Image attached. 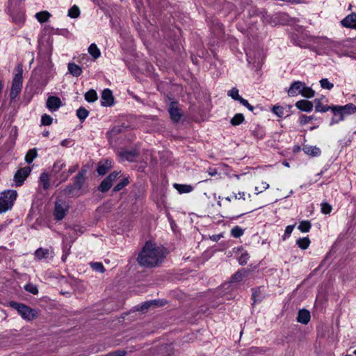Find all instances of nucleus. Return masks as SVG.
Masks as SVG:
<instances>
[{
    "label": "nucleus",
    "mask_w": 356,
    "mask_h": 356,
    "mask_svg": "<svg viewBox=\"0 0 356 356\" xmlns=\"http://www.w3.org/2000/svg\"><path fill=\"white\" fill-rule=\"evenodd\" d=\"M10 15L13 21L18 25H21L24 22L25 17L23 10L14 11L10 10Z\"/></svg>",
    "instance_id": "obj_19"
},
{
    "label": "nucleus",
    "mask_w": 356,
    "mask_h": 356,
    "mask_svg": "<svg viewBox=\"0 0 356 356\" xmlns=\"http://www.w3.org/2000/svg\"><path fill=\"white\" fill-rule=\"evenodd\" d=\"M24 289L26 291H27L31 294L37 295L38 293V286L35 284H33L32 283H27L24 286Z\"/></svg>",
    "instance_id": "obj_42"
},
{
    "label": "nucleus",
    "mask_w": 356,
    "mask_h": 356,
    "mask_svg": "<svg viewBox=\"0 0 356 356\" xmlns=\"http://www.w3.org/2000/svg\"><path fill=\"white\" fill-rule=\"evenodd\" d=\"M320 84L321 88L327 90H331L334 87L333 83H330L326 78L322 79L320 81Z\"/></svg>",
    "instance_id": "obj_46"
},
{
    "label": "nucleus",
    "mask_w": 356,
    "mask_h": 356,
    "mask_svg": "<svg viewBox=\"0 0 356 356\" xmlns=\"http://www.w3.org/2000/svg\"><path fill=\"white\" fill-rule=\"evenodd\" d=\"M114 104V97L112 91L108 89H104L101 95V105L102 106H111Z\"/></svg>",
    "instance_id": "obj_9"
},
{
    "label": "nucleus",
    "mask_w": 356,
    "mask_h": 356,
    "mask_svg": "<svg viewBox=\"0 0 356 356\" xmlns=\"http://www.w3.org/2000/svg\"><path fill=\"white\" fill-rule=\"evenodd\" d=\"M321 212L324 214H329L332 211V207L327 202H323L321 204Z\"/></svg>",
    "instance_id": "obj_48"
},
{
    "label": "nucleus",
    "mask_w": 356,
    "mask_h": 356,
    "mask_svg": "<svg viewBox=\"0 0 356 356\" xmlns=\"http://www.w3.org/2000/svg\"><path fill=\"white\" fill-rule=\"evenodd\" d=\"M302 150L306 154L311 156H318L321 153V149L316 146L305 145Z\"/></svg>",
    "instance_id": "obj_21"
},
{
    "label": "nucleus",
    "mask_w": 356,
    "mask_h": 356,
    "mask_svg": "<svg viewBox=\"0 0 356 356\" xmlns=\"http://www.w3.org/2000/svg\"><path fill=\"white\" fill-rule=\"evenodd\" d=\"M260 352V350L257 347H252L248 350L247 356H254Z\"/></svg>",
    "instance_id": "obj_58"
},
{
    "label": "nucleus",
    "mask_w": 356,
    "mask_h": 356,
    "mask_svg": "<svg viewBox=\"0 0 356 356\" xmlns=\"http://www.w3.org/2000/svg\"><path fill=\"white\" fill-rule=\"evenodd\" d=\"M272 111L278 117H283L284 115V108L280 106H274Z\"/></svg>",
    "instance_id": "obj_53"
},
{
    "label": "nucleus",
    "mask_w": 356,
    "mask_h": 356,
    "mask_svg": "<svg viewBox=\"0 0 356 356\" xmlns=\"http://www.w3.org/2000/svg\"><path fill=\"white\" fill-rule=\"evenodd\" d=\"M112 185L111 181L105 178L99 186L98 190L102 193L107 192L111 188Z\"/></svg>",
    "instance_id": "obj_39"
},
{
    "label": "nucleus",
    "mask_w": 356,
    "mask_h": 356,
    "mask_svg": "<svg viewBox=\"0 0 356 356\" xmlns=\"http://www.w3.org/2000/svg\"><path fill=\"white\" fill-rule=\"evenodd\" d=\"M120 172L113 171L111 173H110L106 179L111 181V183L113 184V182L117 179L118 175Z\"/></svg>",
    "instance_id": "obj_56"
},
{
    "label": "nucleus",
    "mask_w": 356,
    "mask_h": 356,
    "mask_svg": "<svg viewBox=\"0 0 356 356\" xmlns=\"http://www.w3.org/2000/svg\"><path fill=\"white\" fill-rule=\"evenodd\" d=\"M89 111L84 107H80L76 111V116L81 122H83L88 116Z\"/></svg>",
    "instance_id": "obj_38"
},
{
    "label": "nucleus",
    "mask_w": 356,
    "mask_h": 356,
    "mask_svg": "<svg viewBox=\"0 0 356 356\" xmlns=\"http://www.w3.org/2000/svg\"><path fill=\"white\" fill-rule=\"evenodd\" d=\"M88 53L94 59H97L101 55L99 49L95 43H92L89 46Z\"/></svg>",
    "instance_id": "obj_29"
},
{
    "label": "nucleus",
    "mask_w": 356,
    "mask_h": 356,
    "mask_svg": "<svg viewBox=\"0 0 356 356\" xmlns=\"http://www.w3.org/2000/svg\"><path fill=\"white\" fill-rule=\"evenodd\" d=\"M40 182L42 184L44 190H47L50 187L49 177L47 172H42L40 177Z\"/></svg>",
    "instance_id": "obj_34"
},
{
    "label": "nucleus",
    "mask_w": 356,
    "mask_h": 356,
    "mask_svg": "<svg viewBox=\"0 0 356 356\" xmlns=\"http://www.w3.org/2000/svg\"><path fill=\"white\" fill-rule=\"evenodd\" d=\"M79 15H80L79 8L76 5H74L73 6H72L68 10L67 15L71 18H77L79 16Z\"/></svg>",
    "instance_id": "obj_41"
},
{
    "label": "nucleus",
    "mask_w": 356,
    "mask_h": 356,
    "mask_svg": "<svg viewBox=\"0 0 356 356\" xmlns=\"http://www.w3.org/2000/svg\"><path fill=\"white\" fill-rule=\"evenodd\" d=\"M166 256L165 249L151 241H147L138 254L137 261L141 266L154 268L159 266Z\"/></svg>",
    "instance_id": "obj_1"
},
{
    "label": "nucleus",
    "mask_w": 356,
    "mask_h": 356,
    "mask_svg": "<svg viewBox=\"0 0 356 356\" xmlns=\"http://www.w3.org/2000/svg\"><path fill=\"white\" fill-rule=\"evenodd\" d=\"M331 111L333 113V118L331 120L330 125L337 124L341 121H343L345 118V115L340 111L338 106H332Z\"/></svg>",
    "instance_id": "obj_15"
},
{
    "label": "nucleus",
    "mask_w": 356,
    "mask_h": 356,
    "mask_svg": "<svg viewBox=\"0 0 356 356\" xmlns=\"http://www.w3.org/2000/svg\"><path fill=\"white\" fill-rule=\"evenodd\" d=\"M310 240L309 237H303V238H299L296 241V245L302 250H306L309 248L310 245Z\"/></svg>",
    "instance_id": "obj_31"
},
{
    "label": "nucleus",
    "mask_w": 356,
    "mask_h": 356,
    "mask_svg": "<svg viewBox=\"0 0 356 356\" xmlns=\"http://www.w3.org/2000/svg\"><path fill=\"white\" fill-rule=\"evenodd\" d=\"M341 24L343 27L356 29V13H353L346 16L341 20Z\"/></svg>",
    "instance_id": "obj_16"
},
{
    "label": "nucleus",
    "mask_w": 356,
    "mask_h": 356,
    "mask_svg": "<svg viewBox=\"0 0 356 356\" xmlns=\"http://www.w3.org/2000/svg\"><path fill=\"white\" fill-rule=\"evenodd\" d=\"M16 198L17 192L15 191L8 190L0 193V213L11 209Z\"/></svg>",
    "instance_id": "obj_3"
},
{
    "label": "nucleus",
    "mask_w": 356,
    "mask_h": 356,
    "mask_svg": "<svg viewBox=\"0 0 356 356\" xmlns=\"http://www.w3.org/2000/svg\"><path fill=\"white\" fill-rule=\"evenodd\" d=\"M122 131V126H115L109 131L107 132L106 135L108 138H113Z\"/></svg>",
    "instance_id": "obj_43"
},
{
    "label": "nucleus",
    "mask_w": 356,
    "mask_h": 356,
    "mask_svg": "<svg viewBox=\"0 0 356 356\" xmlns=\"http://www.w3.org/2000/svg\"><path fill=\"white\" fill-rule=\"evenodd\" d=\"M68 204L63 200H57L55 202L54 218L56 220H63L68 211Z\"/></svg>",
    "instance_id": "obj_6"
},
{
    "label": "nucleus",
    "mask_w": 356,
    "mask_h": 356,
    "mask_svg": "<svg viewBox=\"0 0 356 356\" xmlns=\"http://www.w3.org/2000/svg\"><path fill=\"white\" fill-rule=\"evenodd\" d=\"M129 181L128 178H124L122 179L119 183L115 186V187L113 189V192L116 193L122 190L124 187L127 186L129 184Z\"/></svg>",
    "instance_id": "obj_44"
},
{
    "label": "nucleus",
    "mask_w": 356,
    "mask_h": 356,
    "mask_svg": "<svg viewBox=\"0 0 356 356\" xmlns=\"http://www.w3.org/2000/svg\"><path fill=\"white\" fill-rule=\"evenodd\" d=\"M61 104L60 99L56 96H50L47 100V107L51 111L58 110Z\"/></svg>",
    "instance_id": "obj_14"
},
{
    "label": "nucleus",
    "mask_w": 356,
    "mask_h": 356,
    "mask_svg": "<svg viewBox=\"0 0 356 356\" xmlns=\"http://www.w3.org/2000/svg\"><path fill=\"white\" fill-rule=\"evenodd\" d=\"M163 305V301L161 300H154L145 302L140 308L141 312H145L147 310L149 307L152 306H162Z\"/></svg>",
    "instance_id": "obj_26"
},
{
    "label": "nucleus",
    "mask_w": 356,
    "mask_h": 356,
    "mask_svg": "<svg viewBox=\"0 0 356 356\" xmlns=\"http://www.w3.org/2000/svg\"><path fill=\"white\" fill-rule=\"evenodd\" d=\"M69 143H70V141H69L68 140L65 139V140H63L61 142V143H60V144H61V145H62V146H64V147H65V146H67Z\"/></svg>",
    "instance_id": "obj_64"
},
{
    "label": "nucleus",
    "mask_w": 356,
    "mask_h": 356,
    "mask_svg": "<svg viewBox=\"0 0 356 356\" xmlns=\"http://www.w3.org/2000/svg\"><path fill=\"white\" fill-rule=\"evenodd\" d=\"M268 187H269V185L267 183L263 182L261 184V186H260V188L257 186L255 187V191H257L256 193L259 194V193H261L263 191L268 188Z\"/></svg>",
    "instance_id": "obj_59"
},
{
    "label": "nucleus",
    "mask_w": 356,
    "mask_h": 356,
    "mask_svg": "<svg viewBox=\"0 0 356 356\" xmlns=\"http://www.w3.org/2000/svg\"><path fill=\"white\" fill-rule=\"evenodd\" d=\"M31 171L30 167H24L18 170L14 176L16 186H21Z\"/></svg>",
    "instance_id": "obj_7"
},
{
    "label": "nucleus",
    "mask_w": 356,
    "mask_h": 356,
    "mask_svg": "<svg viewBox=\"0 0 356 356\" xmlns=\"http://www.w3.org/2000/svg\"><path fill=\"white\" fill-rule=\"evenodd\" d=\"M84 97L88 102H94L97 99V94L95 90L91 89L85 93Z\"/></svg>",
    "instance_id": "obj_36"
},
{
    "label": "nucleus",
    "mask_w": 356,
    "mask_h": 356,
    "mask_svg": "<svg viewBox=\"0 0 356 356\" xmlns=\"http://www.w3.org/2000/svg\"><path fill=\"white\" fill-rule=\"evenodd\" d=\"M174 187L180 193H190L193 190V187L191 185L175 184Z\"/></svg>",
    "instance_id": "obj_35"
},
{
    "label": "nucleus",
    "mask_w": 356,
    "mask_h": 356,
    "mask_svg": "<svg viewBox=\"0 0 356 356\" xmlns=\"http://www.w3.org/2000/svg\"><path fill=\"white\" fill-rule=\"evenodd\" d=\"M51 17V14L48 11H40L35 14V17L38 21L40 23H44L48 21L49 17Z\"/></svg>",
    "instance_id": "obj_30"
},
{
    "label": "nucleus",
    "mask_w": 356,
    "mask_h": 356,
    "mask_svg": "<svg viewBox=\"0 0 356 356\" xmlns=\"http://www.w3.org/2000/svg\"><path fill=\"white\" fill-rule=\"evenodd\" d=\"M314 103H315V111L316 112L325 113L328 111H331L332 106H330L323 105L321 103V100L318 99H315Z\"/></svg>",
    "instance_id": "obj_27"
},
{
    "label": "nucleus",
    "mask_w": 356,
    "mask_h": 356,
    "mask_svg": "<svg viewBox=\"0 0 356 356\" xmlns=\"http://www.w3.org/2000/svg\"><path fill=\"white\" fill-rule=\"evenodd\" d=\"M17 73L15 74L13 79L12 87L10 90V96L12 99H14L20 92L22 87V65L19 64L16 67Z\"/></svg>",
    "instance_id": "obj_5"
},
{
    "label": "nucleus",
    "mask_w": 356,
    "mask_h": 356,
    "mask_svg": "<svg viewBox=\"0 0 356 356\" xmlns=\"http://www.w3.org/2000/svg\"><path fill=\"white\" fill-rule=\"evenodd\" d=\"M340 111H342L345 117L356 112V106L353 104H348L345 106H338Z\"/></svg>",
    "instance_id": "obj_24"
},
{
    "label": "nucleus",
    "mask_w": 356,
    "mask_h": 356,
    "mask_svg": "<svg viewBox=\"0 0 356 356\" xmlns=\"http://www.w3.org/2000/svg\"><path fill=\"white\" fill-rule=\"evenodd\" d=\"M37 156L38 152L36 148L29 149L25 156V161L27 163L30 164L37 157Z\"/></svg>",
    "instance_id": "obj_32"
},
{
    "label": "nucleus",
    "mask_w": 356,
    "mask_h": 356,
    "mask_svg": "<svg viewBox=\"0 0 356 356\" xmlns=\"http://www.w3.org/2000/svg\"><path fill=\"white\" fill-rule=\"evenodd\" d=\"M127 352L124 350H118L106 355L105 356H124Z\"/></svg>",
    "instance_id": "obj_57"
},
{
    "label": "nucleus",
    "mask_w": 356,
    "mask_h": 356,
    "mask_svg": "<svg viewBox=\"0 0 356 356\" xmlns=\"http://www.w3.org/2000/svg\"><path fill=\"white\" fill-rule=\"evenodd\" d=\"M87 172V168L85 167L82 168L74 177L73 184H69L65 187L63 191L64 194L66 195H76V192L81 190L86 182Z\"/></svg>",
    "instance_id": "obj_2"
},
{
    "label": "nucleus",
    "mask_w": 356,
    "mask_h": 356,
    "mask_svg": "<svg viewBox=\"0 0 356 356\" xmlns=\"http://www.w3.org/2000/svg\"><path fill=\"white\" fill-rule=\"evenodd\" d=\"M310 318H311L310 312L307 309H302L299 310L298 316H297L298 322H299L302 324L306 325L309 322Z\"/></svg>",
    "instance_id": "obj_18"
},
{
    "label": "nucleus",
    "mask_w": 356,
    "mask_h": 356,
    "mask_svg": "<svg viewBox=\"0 0 356 356\" xmlns=\"http://www.w3.org/2000/svg\"><path fill=\"white\" fill-rule=\"evenodd\" d=\"M119 156L123 160L133 161L138 156V152L136 150H122L119 152Z\"/></svg>",
    "instance_id": "obj_20"
},
{
    "label": "nucleus",
    "mask_w": 356,
    "mask_h": 356,
    "mask_svg": "<svg viewBox=\"0 0 356 356\" xmlns=\"http://www.w3.org/2000/svg\"><path fill=\"white\" fill-rule=\"evenodd\" d=\"M242 105H243L244 106L248 104V100L243 99V97H240V99L238 100Z\"/></svg>",
    "instance_id": "obj_63"
},
{
    "label": "nucleus",
    "mask_w": 356,
    "mask_h": 356,
    "mask_svg": "<svg viewBox=\"0 0 356 356\" xmlns=\"http://www.w3.org/2000/svg\"><path fill=\"white\" fill-rule=\"evenodd\" d=\"M55 177H56V179L60 180L59 183H62L68 179L70 175L67 172V170L65 169L63 172H60L59 175H57Z\"/></svg>",
    "instance_id": "obj_47"
},
{
    "label": "nucleus",
    "mask_w": 356,
    "mask_h": 356,
    "mask_svg": "<svg viewBox=\"0 0 356 356\" xmlns=\"http://www.w3.org/2000/svg\"><path fill=\"white\" fill-rule=\"evenodd\" d=\"M314 119H315V117L314 115L307 116L305 115H302L300 117V124L304 125V124L309 123L310 121H312V120H314Z\"/></svg>",
    "instance_id": "obj_52"
},
{
    "label": "nucleus",
    "mask_w": 356,
    "mask_h": 356,
    "mask_svg": "<svg viewBox=\"0 0 356 356\" xmlns=\"http://www.w3.org/2000/svg\"><path fill=\"white\" fill-rule=\"evenodd\" d=\"M252 299L253 304L261 302L266 297L264 286H258L252 289Z\"/></svg>",
    "instance_id": "obj_11"
},
{
    "label": "nucleus",
    "mask_w": 356,
    "mask_h": 356,
    "mask_svg": "<svg viewBox=\"0 0 356 356\" xmlns=\"http://www.w3.org/2000/svg\"><path fill=\"white\" fill-rule=\"evenodd\" d=\"M304 82L300 81H293L287 90L288 95L289 97H296L300 94Z\"/></svg>",
    "instance_id": "obj_12"
},
{
    "label": "nucleus",
    "mask_w": 356,
    "mask_h": 356,
    "mask_svg": "<svg viewBox=\"0 0 356 356\" xmlns=\"http://www.w3.org/2000/svg\"><path fill=\"white\" fill-rule=\"evenodd\" d=\"M52 120L53 119L50 115L44 114L41 118V124L42 125L49 126L52 123Z\"/></svg>",
    "instance_id": "obj_49"
},
{
    "label": "nucleus",
    "mask_w": 356,
    "mask_h": 356,
    "mask_svg": "<svg viewBox=\"0 0 356 356\" xmlns=\"http://www.w3.org/2000/svg\"><path fill=\"white\" fill-rule=\"evenodd\" d=\"M296 225H291L286 226L285 229L284 234L283 235V240H285L286 238H288L291 234L292 233Z\"/></svg>",
    "instance_id": "obj_54"
},
{
    "label": "nucleus",
    "mask_w": 356,
    "mask_h": 356,
    "mask_svg": "<svg viewBox=\"0 0 356 356\" xmlns=\"http://www.w3.org/2000/svg\"><path fill=\"white\" fill-rule=\"evenodd\" d=\"M243 229L238 226L234 227L231 230V235L234 238L241 237L243 234Z\"/></svg>",
    "instance_id": "obj_45"
},
{
    "label": "nucleus",
    "mask_w": 356,
    "mask_h": 356,
    "mask_svg": "<svg viewBox=\"0 0 356 356\" xmlns=\"http://www.w3.org/2000/svg\"><path fill=\"white\" fill-rule=\"evenodd\" d=\"M228 95L234 100H238L241 96L238 95V90L236 88H232L228 91Z\"/></svg>",
    "instance_id": "obj_50"
},
{
    "label": "nucleus",
    "mask_w": 356,
    "mask_h": 356,
    "mask_svg": "<svg viewBox=\"0 0 356 356\" xmlns=\"http://www.w3.org/2000/svg\"><path fill=\"white\" fill-rule=\"evenodd\" d=\"M312 227V224L309 220H302L298 227V229L302 233L309 232Z\"/></svg>",
    "instance_id": "obj_37"
},
{
    "label": "nucleus",
    "mask_w": 356,
    "mask_h": 356,
    "mask_svg": "<svg viewBox=\"0 0 356 356\" xmlns=\"http://www.w3.org/2000/svg\"><path fill=\"white\" fill-rule=\"evenodd\" d=\"M244 121V116L241 113L236 114L230 120V123L234 125H239Z\"/></svg>",
    "instance_id": "obj_40"
},
{
    "label": "nucleus",
    "mask_w": 356,
    "mask_h": 356,
    "mask_svg": "<svg viewBox=\"0 0 356 356\" xmlns=\"http://www.w3.org/2000/svg\"><path fill=\"white\" fill-rule=\"evenodd\" d=\"M249 257V254L247 252L242 254L238 258L239 264L245 265L248 262Z\"/></svg>",
    "instance_id": "obj_55"
},
{
    "label": "nucleus",
    "mask_w": 356,
    "mask_h": 356,
    "mask_svg": "<svg viewBox=\"0 0 356 356\" xmlns=\"http://www.w3.org/2000/svg\"><path fill=\"white\" fill-rule=\"evenodd\" d=\"M296 106L300 111L305 112H311L314 105L312 102L305 99H301L296 103Z\"/></svg>",
    "instance_id": "obj_17"
},
{
    "label": "nucleus",
    "mask_w": 356,
    "mask_h": 356,
    "mask_svg": "<svg viewBox=\"0 0 356 356\" xmlns=\"http://www.w3.org/2000/svg\"><path fill=\"white\" fill-rule=\"evenodd\" d=\"M248 275V271L245 269H241L233 275L232 280L233 282H239Z\"/></svg>",
    "instance_id": "obj_33"
},
{
    "label": "nucleus",
    "mask_w": 356,
    "mask_h": 356,
    "mask_svg": "<svg viewBox=\"0 0 356 356\" xmlns=\"http://www.w3.org/2000/svg\"><path fill=\"white\" fill-rule=\"evenodd\" d=\"M112 168V161L111 160L106 159L104 161H100L98 163V166L97 168V172L99 175H104L107 173V172L111 170Z\"/></svg>",
    "instance_id": "obj_13"
},
{
    "label": "nucleus",
    "mask_w": 356,
    "mask_h": 356,
    "mask_svg": "<svg viewBox=\"0 0 356 356\" xmlns=\"http://www.w3.org/2000/svg\"><path fill=\"white\" fill-rule=\"evenodd\" d=\"M67 70L72 76L76 77L79 76L83 72L81 67L74 63H69Z\"/></svg>",
    "instance_id": "obj_22"
},
{
    "label": "nucleus",
    "mask_w": 356,
    "mask_h": 356,
    "mask_svg": "<svg viewBox=\"0 0 356 356\" xmlns=\"http://www.w3.org/2000/svg\"><path fill=\"white\" fill-rule=\"evenodd\" d=\"M207 172L210 176H215L218 174V170L215 168H209L207 170Z\"/></svg>",
    "instance_id": "obj_61"
},
{
    "label": "nucleus",
    "mask_w": 356,
    "mask_h": 356,
    "mask_svg": "<svg viewBox=\"0 0 356 356\" xmlns=\"http://www.w3.org/2000/svg\"><path fill=\"white\" fill-rule=\"evenodd\" d=\"M66 168V164L63 161H57L54 163L51 173L55 177L57 175H59L60 172H63Z\"/></svg>",
    "instance_id": "obj_23"
},
{
    "label": "nucleus",
    "mask_w": 356,
    "mask_h": 356,
    "mask_svg": "<svg viewBox=\"0 0 356 356\" xmlns=\"http://www.w3.org/2000/svg\"><path fill=\"white\" fill-rule=\"evenodd\" d=\"M34 255L38 260L52 259L54 257V252L51 249L39 248L35 251Z\"/></svg>",
    "instance_id": "obj_10"
},
{
    "label": "nucleus",
    "mask_w": 356,
    "mask_h": 356,
    "mask_svg": "<svg viewBox=\"0 0 356 356\" xmlns=\"http://www.w3.org/2000/svg\"><path fill=\"white\" fill-rule=\"evenodd\" d=\"M9 305L17 310L22 318L26 321H31L37 316V312L24 304L10 301Z\"/></svg>",
    "instance_id": "obj_4"
},
{
    "label": "nucleus",
    "mask_w": 356,
    "mask_h": 356,
    "mask_svg": "<svg viewBox=\"0 0 356 356\" xmlns=\"http://www.w3.org/2000/svg\"><path fill=\"white\" fill-rule=\"evenodd\" d=\"M233 197H234V199H242L243 200H245V193L244 192H239L238 194L236 193H233Z\"/></svg>",
    "instance_id": "obj_60"
},
{
    "label": "nucleus",
    "mask_w": 356,
    "mask_h": 356,
    "mask_svg": "<svg viewBox=\"0 0 356 356\" xmlns=\"http://www.w3.org/2000/svg\"><path fill=\"white\" fill-rule=\"evenodd\" d=\"M91 267L93 270H95L97 272L104 273L105 271V268H104L103 264L100 262L92 263Z\"/></svg>",
    "instance_id": "obj_51"
},
{
    "label": "nucleus",
    "mask_w": 356,
    "mask_h": 356,
    "mask_svg": "<svg viewBox=\"0 0 356 356\" xmlns=\"http://www.w3.org/2000/svg\"><path fill=\"white\" fill-rule=\"evenodd\" d=\"M168 112L172 121L175 123H177L182 116V113L181 112V109L178 107L177 102H170Z\"/></svg>",
    "instance_id": "obj_8"
},
{
    "label": "nucleus",
    "mask_w": 356,
    "mask_h": 356,
    "mask_svg": "<svg viewBox=\"0 0 356 356\" xmlns=\"http://www.w3.org/2000/svg\"><path fill=\"white\" fill-rule=\"evenodd\" d=\"M78 168V165H74V166H71L68 170H67V172L69 173L70 176L74 173L76 169Z\"/></svg>",
    "instance_id": "obj_62"
},
{
    "label": "nucleus",
    "mask_w": 356,
    "mask_h": 356,
    "mask_svg": "<svg viewBox=\"0 0 356 356\" xmlns=\"http://www.w3.org/2000/svg\"><path fill=\"white\" fill-rule=\"evenodd\" d=\"M300 95L306 98H312L315 95V91L304 83Z\"/></svg>",
    "instance_id": "obj_28"
},
{
    "label": "nucleus",
    "mask_w": 356,
    "mask_h": 356,
    "mask_svg": "<svg viewBox=\"0 0 356 356\" xmlns=\"http://www.w3.org/2000/svg\"><path fill=\"white\" fill-rule=\"evenodd\" d=\"M159 353L163 356H170L174 353V349L171 344H163L159 348Z\"/></svg>",
    "instance_id": "obj_25"
}]
</instances>
